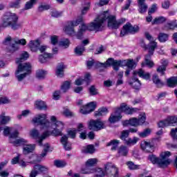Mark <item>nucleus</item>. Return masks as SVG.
<instances>
[{"instance_id": "nucleus-55", "label": "nucleus", "mask_w": 177, "mask_h": 177, "mask_svg": "<svg viewBox=\"0 0 177 177\" xmlns=\"http://www.w3.org/2000/svg\"><path fill=\"white\" fill-rule=\"evenodd\" d=\"M50 6L49 4H42L38 8L39 12H44V10H49Z\"/></svg>"}, {"instance_id": "nucleus-37", "label": "nucleus", "mask_w": 177, "mask_h": 177, "mask_svg": "<svg viewBox=\"0 0 177 177\" xmlns=\"http://www.w3.org/2000/svg\"><path fill=\"white\" fill-rule=\"evenodd\" d=\"M48 74V72L44 70H38L36 71V78L37 80H44L46 75Z\"/></svg>"}, {"instance_id": "nucleus-3", "label": "nucleus", "mask_w": 177, "mask_h": 177, "mask_svg": "<svg viewBox=\"0 0 177 177\" xmlns=\"http://www.w3.org/2000/svg\"><path fill=\"white\" fill-rule=\"evenodd\" d=\"M29 57L28 53L24 52L21 54L19 58L16 59V63L18 66L15 71V77L19 82L31 74V64L28 62L23 63V62L27 60Z\"/></svg>"}, {"instance_id": "nucleus-31", "label": "nucleus", "mask_w": 177, "mask_h": 177, "mask_svg": "<svg viewBox=\"0 0 177 177\" xmlns=\"http://www.w3.org/2000/svg\"><path fill=\"white\" fill-rule=\"evenodd\" d=\"M84 81H86L87 84L91 81V73H86L84 79L79 78L75 80V85L80 86L84 84Z\"/></svg>"}, {"instance_id": "nucleus-1", "label": "nucleus", "mask_w": 177, "mask_h": 177, "mask_svg": "<svg viewBox=\"0 0 177 177\" xmlns=\"http://www.w3.org/2000/svg\"><path fill=\"white\" fill-rule=\"evenodd\" d=\"M104 21H107L108 27L110 28L111 27V13L110 11H104L98 15L88 26L82 24L76 34L77 38L81 39L86 30L88 31H102L104 27Z\"/></svg>"}, {"instance_id": "nucleus-47", "label": "nucleus", "mask_w": 177, "mask_h": 177, "mask_svg": "<svg viewBox=\"0 0 177 177\" xmlns=\"http://www.w3.org/2000/svg\"><path fill=\"white\" fill-rule=\"evenodd\" d=\"M35 3H37V0H30L29 1L26 2L25 5L26 10H28V9L32 8Z\"/></svg>"}, {"instance_id": "nucleus-51", "label": "nucleus", "mask_w": 177, "mask_h": 177, "mask_svg": "<svg viewBox=\"0 0 177 177\" xmlns=\"http://www.w3.org/2000/svg\"><path fill=\"white\" fill-rule=\"evenodd\" d=\"M128 136H129V131L128 130H123L121 132V135H120V139L122 140H124V142H126V140H127V138Z\"/></svg>"}, {"instance_id": "nucleus-14", "label": "nucleus", "mask_w": 177, "mask_h": 177, "mask_svg": "<svg viewBox=\"0 0 177 177\" xmlns=\"http://www.w3.org/2000/svg\"><path fill=\"white\" fill-rule=\"evenodd\" d=\"M88 129L95 131L104 129V123L100 120H90L88 122Z\"/></svg>"}, {"instance_id": "nucleus-53", "label": "nucleus", "mask_w": 177, "mask_h": 177, "mask_svg": "<svg viewBox=\"0 0 177 177\" xmlns=\"http://www.w3.org/2000/svg\"><path fill=\"white\" fill-rule=\"evenodd\" d=\"M160 42H165L168 41V35L165 33H160L158 36Z\"/></svg>"}, {"instance_id": "nucleus-17", "label": "nucleus", "mask_w": 177, "mask_h": 177, "mask_svg": "<svg viewBox=\"0 0 177 177\" xmlns=\"http://www.w3.org/2000/svg\"><path fill=\"white\" fill-rule=\"evenodd\" d=\"M82 174H95V177H103L104 176V171L101 168L97 169H86L82 170Z\"/></svg>"}, {"instance_id": "nucleus-54", "label": "nucleus", "mask_w": 177, "mask_h": 177, "mask_svg": "<svg viewBox=\"0 0 177 177\" xmlns=\"http://www.w3.org/2000/svg\"><path fill=\"white\" fill-rule=\"evenodd\" d=\"M14 42L15 44H18V46L22 45V46H24V45H26L27 44V41H26L25 39H14Z\"/></svg>"}, {"instance_id": "nucleus-2", "label": "nucleus", "mask_w": 177, "mask_h": 177, "mask_svg": "<svg viewBox=\"0 0 177 177\" xmlns=\"http://www.w3.org/2000/svg\"><path fill=\"white\" fill-rule=\"evenodd\" d=\"M50 121L52 122L46 120V115L45 114L39 115L32 120L34 124L41 125L44 129H50V128H53V131H47L49 133V136L50 135L52 136H63L62 131L64 128V124L61 121H57L55 116H51Z\"/></svg>"}, {"instance_id": "nucleus-10", "label": "nucleus", "mask_w": 177, "mask_h": 177, "mask_svg": "<svg viewBox=\"0 0 177 177\" xmlns=\"http://www.w3.org/2000/svg\"><path fill=\"white\" fill-rule=\"evenodd\" d=\"M82 17H79L75 21H69L67 23V25L64 28V32L68 35H75V30L74 28L77 27L80 23H82Z\"/></svg>"}, {"instance_id": "nucleus-50", "label": "nucleus", "mask_w": 177, "mask_h": 177, "mask_svg": "<svg viewBox=\"0 0 177 177\" xmlns=\"http://www.w3.org/2000/svg\"><path fill=\"white\" fill-rule=\"evenodd\" d=\"M166 19L164 17H156L152 21V24H161L165 21Z\"/></svg>"}, {"instance_id": "nucleus-25", "label": "nucleus", "mask_w": 177, "mask_h": 177, "mask_svg": "<svg viewBox=\"0 0 177 177\" xmlns=\"http://www.w3.org/2000/svg\"><path fill=\"white\" fill-rule=\"evenodd\" d=\"M10 121V118L9 116H6L5 113L1 114L0 115V132L1 131H3V127L1 125H6L8 122Z\"/></svg>"}, {"instance_id": "nucleus-20", "label": "nucleus", "mask_w": 177, "mask_h": 177, "mask_svg": "<svg viewBox=\"0 0 177 177\" xmlns=\"http://www.w3.org/2000/svg\"><path fill=\"white\" fill-rule=\"evenodd\" d=\"M66 68V65L63 63H59L57 66L55 74L58 78H63L64 76V70Z\"/></svg>"}, {"instance_id": "nucleus-49", "label": "nucleus", "mask_w": 177, "mask_h": 177, "mask_svg": "<svg viewBox=\"0 0 177 177\" xmlns=\"http://www.w3.org/2000/svg\"><path fill=\"white\" fill-rule=\"evenodd\" d=\"M12 42H15V39H12V37L10 36H7L5 38L3 44L4 45H7L8 46H10Z\"/></svg>"}, {"instance_id": "nucleus-59", "label": "nucleus", "mask_w": 177, "mask_h": 177, "mask_svg": "<svg viewBox=\"0 0 177 177\" xmlns=\"http://www.w3.org/2000/svg\"><path fill=\"white\" fill-rule=\"evenodd\" d=\"M50 147V146L49 145L48 143H46L44 145V149L43 152L41 154V157H45V156H46V153H48V151H49V148Z\"/></svg>"}, {"instance_id": "nucleus-4", "label": "nucleus", "mask_w": 177, "mask_h": 177, "mask_svg": "<svg viewBox=\"0 0 177 177\" xmlns=\"http://www.w3.org/2000/svg\"><path fill=\"white\" fill-rule=\"evenodd\" d=\"M19 136V131H15L13 133H12L10 136V143H12L14 146H24L23 148V153L25 155L30 154V153H32L35 147L32 145H28V142L24 138L17 139Z\"/></svg>"}, {"instance_id": "nucleus-58", "label": "nucleus", "mask_w": 177, "mask_h": 177, "mask_svg": "<svg viewBox=\"0 0 177 177\" xmlns=\"http://www.w3.org/2000/svg\"><path fill=\"white\" fill-rule=\"evenodd\" d=\"M10 48L11 52H16V50H19L20 47L19 46V44L12 42L11 43Z\"/></svg>"}, {"instance_id": "nucleus-29", "label": "nucleus", "mask_w": 177, "mask_h": 177, "mask_svg": "<svg viewBox=\"0 0 177 177\" xmlns=\"http://www.w3.org/2000/svg\"><path fill=\"white\" fill-rule=\"evenodd\" d=\"M39 41L37 40L35 41H30L28 44V46L30 49L32 50V52H37L39 48Z\"/></svg>"}, {"instance_id": "nucleus-12", "label": "nucleus", "mask_w": 177, "mask_h": 177, "mask_svg": "<svg viewBox=\"0 0 177 177\" xmlns=\"http://www.w3.org/2000/svg\"><path fill=\"white\" fill-rule=\"evenodd\" d=\"M139 31V26H132L131 24H127L123 26V29L120 32V36L124 37L127 34H135Z\"/></svg>"}, {"instance_id": "nucleus-5", "label": "nucleus", "mask_w": 177, "mask_h": 177, "mask_svg": "<svg viewBox=\"0 0 177 177\" xmlns=\"http://www.w3.org/2000/svg\"><path fill=\"white\" fill-rule=\"evenodd\" d=\"M1 27L3 28H7L10 27L14 31L19 30L21 25L19 23V17L15 13L6 12L3 16Z\"/></svg>"}, {"instance_id": "nucleus-61", "label": "nucleus", "mask_w": 177, "mask_h": 177, "mask_svg": "<svg viewBox=\"0 0 177 177\" xmlns=\"http://www.w3.org/2000/svg\"><path fill=\"white\" fill-rule=\"evenodd\" d=\"M60 46H63L64 48H68L70 46V41H68L67 39L62 40L59 42Z\"/></svg>"}, {"instance_id": "nucleus-28", "label": "nucleus", "mask_w": 177, "mask_h": 177, "mask_svg": "<svg viewBox=\"0 0 177 177\" xmlns=\"http://www.w3.org/2000/svg\"><path fill=\"white\" fill-rule=\"evenodd\" d=\"M60 142L64 146L65 150H71V146L68 144V137L67 136H64L61 138Z\"/></svg>"}, {"instance_id": "nucleus-63", "label": "nucleus", "mask_w": 177, "mask_h": 177, "mask_svg": "<svg viewBox=\"0 0 177 177\" xmlns=\"http://www.w3.org/2000/svg\"><path fill=\"white\" fill-rule=\"evenodd\" d=\"M62 12H59L57 10H53L51 11V16L52 17H60V16H62Z\"/></svg>"}, {"instance_id": "nucleus-30", "label": "nucleus", "mask_w": 177, "mask_h": 177, "mask_svg": "<svg viewBox=\"0 0 177 177\" xmlns=\"http://www.w3.org/2000/svg\"><path fill=\"white\" fill-rule=\"evenodd\" d=\"M111 66L115 71H118L120 67H124V66H122V60L118 61L113 59H111Z\"/></svg>"}, {"instance_id": "nucleus-44", "label": "nucleus", "mask_w": 177, "mask_h": 177, "mask_svg": "<svg viewBox=\"0 0 177 177\" xmlns=\"http://www.w3.org/2000/svg\"><path fill=\"white\" fill-rule=\"evenodd\" d=\"M96 164H97V159L91 158L86 162V167L89 168L90 167H94Z\"/></svg>"}, {"instance_id": "nucleus-39", "label": "nucleus", "mask_w": 177, "mask_h": 177, "mask_svg": "<svg viewBox=\"0 0 177 177\" xmlns=\"http://www.w3.org/2000/svg\"><path fill=\"white\" fill-rule=\"evenodd\" d=\"M83 152L88 154L95 153V147L92 145H87L83 149Z\"/></svg>"}, {"instance_id": "nucleus-9", "label": "nucleus", "mask_w": 177, "mask_h": 177, "mask_svg": "<svg viewBox=\"0 0 177 177\" xmlns=\"http://www.w3.org/2000/svg\"><path fill=\"white\" fill-rule=\"evenodd\" d=\"M87 68L91 70L92 67L94 68H107L111 66V58H109L105 63H100L95 59H91L86 62Z\"/></svg>"}, {"instance_id": "nucleus-26", "label": "nucleus", "mask_w": 177, "mask_h": 177, "mask_svg": "<svg viewBox=\"0 0 177 177\" xmlns=\"http://www.w3.org/2000/svg\"><path fill=\"white\" fill-rule=\"evenodd\" d=\"M122 64L123 67H128V68H133V67H136V63L133 59L122 60Z\"/></svg>"}, {"instance_id": "nucleus-60", "label": "nucleus", "mask_w": 177, "mask_h": 177, "mask_svg": "<svg viewBox=\"0 0 177 177\" xmlns=\"http://www.w3.org/2000/svg\"><path fill=\"white\" fill-rule=\"evenodd\" d=\"M120 145V140H113L111 141V149L112 150H115L118 147V145Z\"/></svg>"}, {"instance_id": "nucleus-15", "label": "nucleus", "mask_w": 177, "mask_h": 177, "mask_svg": "<svg viewBox=\"0 0 177 177\" xmlns=\"http://www.w3.org/2000/svg\"><path fill=\"white\" fill-rule=\"evenodd\" d=\"M144 122H146V114L141 113L138 119L133 118L130 119V124L131 127H139V125H143Z\"/></svg>"}, {"instance_id": "nucleus-48", "label": "nucleus", "mask_w": 177, "mask_h": 177, "mask_svg": "<svg viewBox=\"0 0 177 177\" xmlns=\"http://www.w3.org/2000/svg\"><path fill=\"white\" fill-rule=\"evenodd\" d=\"M35 169H37L38 174H39L41 172H45V171H48V167H46L45 166H42L41 165H35Z\"/></svg>"}, {"instance_id": "nucleus-11", "label": "nucleus", "mask_w": 177, "mask_h": 177, "mask_svg": "<svg viewBox=\"0 0 177 177\" xmlns=\"http://www.w3.org/2000/svg\"><path fill=\"white\" fill-rule=\"evenodd\" d=\"M30 135L31 138L37 140V143L39 144V146H41L42 140H45V139H46V138L49 136V133L48 131H45L44 133H43L41 136H39V131L35 129H32L30 131Z\"/></svg>"}, {"instance_id": "nucleus-62", "label": "nucleus", "mask_w": 177, "mask_h": 177, "mask_svg": "<svg viewBox=\"0 0 177 177\" xmlns=\"http://www.w3.org/2000/svg\"><path fill=\"white\" fill-rule=\"evenodd\" d=\"M20 2H21V0H15L13 2L11 3L10 7L20 8Z\"/></svg>"}, {"instance_id": "nucleus-7", "label": "nucleus", "mask_w": 177, "mask_h": 177, "mask_svg": "<svg viewBox=\"0 0 177 177\" xmlns=\"http://www.w3.org/2000/svg\"><path fill=\"white\" fill-rule=\"evenodd\" d=\"M171 153L168 151H162L160 153L159 158L156 155H149L148 160L152 162V164H156L160 168H164V167H168L171 164Z\"/></svg>"}, {"instance_id": "nucleus-13", "label": "nucleus", "mask_w": 177, "mask_h": 177, "mask_svg": "<svg viewBox=\"0 0 177 177\" xmlns=\"http://www.w3.org/2000/svg\"><path fill=\"white\" fill-rule=\"evenodd\" d=\"M177 123V115L176 116H168L164 120H161L158 123V127L159 128H165L169 125H173V124Z\"/></svg>"}, {"instance_id": "nucleus-8", "label": "nucleus", "mask_w": 177, "mask_h": 177, "mask_svg": "<svg viewBox=\"0 0 177 177\" xmlns=\"http://www.w3.org/2000/svg\"><path fill=\"white\" fill-rule=\"evenodd\" d=\"M140 77V78H142V80H150L151 77V75L149 72H145L143 69H138L136 71H134L133 73V82L131 83V85L134 89L139 90L140 89V86L142 84H140V81L136 77Z\"/></svg>"}, {"instance_id": "nucleus-56", "label": "nucleus", "mask_w": 177, "mask_h": 177, "mask_svg": "<svg viewBox=\"0 0 177 177\" xmlns=\"http://www.w3.org/2000/svg\"><path fill=\"white\" fill-rule=\"evenodd\" d=\"M122 77H124V72H120L118 74V81H117V85H122L123 81H122Z\"/></svg>"}, {"instance_id": "nucleus-33", "label": "nucleus", "mask_w": 177, "mask_h": 177, "mask_svg": "<svg viewBox=\"0 0 177 177\" xmlns=\"http://www.w3.org/2000/svg\"><path fill=\"white\" fill-rule=\"evenodd\" d=\"M139 142V138L133 137V138H127V140L124 141L125 145L127 146H134Z\"/></svg>"}, {"instance_id": "nucleus-52", "label": "nucleus", "mask_w": 177, "mask_h": 177, "mask_svg": "<svg viewBox=\"0 0 177 177\" xmlns=\"http://www.w3.org/2000/svg\"><path fill=\"white\" fill-rule=\"evenodd\" d=\"M54 164L57 168H63V167H66V162L63 160H55Z\"/></svg>"}, {"instance_id": "nucleus-42", "label": "nucleus", "mask_w": 177, "mask_h": 177, "mask_svg": "<svg viewBox=\"0 0 177 177\" xmlns=\"http://www.w3.org/2000/svg\"><path fill=\"white\" fill-rule=\"evenodd\" d=\"M71 85V84L70 83V82H64L61 86V91H62L64 93H66V92H67L70 89Z\"/></svg>"}, {"instance_id": "nucleus-27", "label": "nucleus", "mask_w": 177, "mask_h": 177, "mask_svg": "<svg viewBox=\"0 0 177 177\" xmlns=\"http://www.w3.org/2000/svg\"><path fill=\"white\" fill-rule=\"evenodd\" d=\"M53 57V54L44 53L43 55H39V60L40 63H46L48 59H52Z\"/></svg>"}, {"instance_id": "nucleus-46", "label": "nucleus", "mask_w": 177, "mask_h": 177, "mask_svg": "<svg viewBox=\"0 0 177 177\" xmlns=\"http://www.w3.org/2000/svg\"><path fill=\"white\" fill-rule=\"evenodd\" d=\"M126 164H127L128 168L131 170L139 169V168H140V165H135V163H133V162H132V161H129Z\"/></svg>"}, {"instance_id": "nucleus-43", "label": "nucleus", "mask_w": 177, "mask_h": 177, "mask_svg": "<svg viewBox=\"0 0 177 177\" xmlns=\"http://www.w3.org/2000/svg\"><path fill=\"white\" fill-rule=\"evenodd\" d=\"M151 133V130L150 129H147L142 132H138V135L140 138H147Z\"/></svg>"}, {"instance_id": "nucleus-22", "label": "nucleus", "mask_w": 177, "mask_h": 177, "mask_svg": "<svg viewBox=\"0 0 177 177\" xmlns=\"http://www.w3.org/2000/svg\"><path fill=\"white\" fill-rule=\"evenodd\" d=\"M161 64V66L158 67L156 71L157 73H159V74H161V75H164L167 70V66H168V61L166 59H162Z\"/></svg>"}, {"instance_id": "nucleus-6", "label": "nucleus", "mask_w": 177, "mask_h": 177, "mask_svg": "<svg viewBox=\"0 0 177 177\" xmlns=\"http://www.w3.org/2000/svg\"><path fill=\"white\" fill-rule=\"evenodd\" d=\"M145 37L147 39H149V44L147 46V49L149 50V54L145 56V62L142 63V66H147L149 68L154 67V62L151 61V56H153L154 53V50H156V48H157V42H156V39L152 37L149 32L145 33Z\"/></svg>"}, {"instance_id": "nucleus-57", "label": "nucleus", "mask_w": 177, "mask_h": 177, "mask_svg": "<svg viewBox=\"0 0 177 177\" xmlns=\"http://www.w3.org/2000/svg\"><path fill=\"white\" fill-rule=\"evenodd\" d=\"M111 172H112V176L113 177H118V167H115V165H113L111 167Z\"/></svg>"}, {"instance_id": "nucleus-16", "label": "nucleus", "mask_w": 177, "mask_h": 177, "mask_svg": "<svg viewBox=\"0 0 177 177\" xmlns=\"http://www.w3.org/2000/svg\"><path fill=\"white\" fill-rule=\"evenodd\" d=\"M96 109V102H91L86 105L82 106L80 108V113L82 114H89L92 111H95Z\"/></svg>"}, {"instance_id": "nucleus-24", "label": "nucleus", "mask_w": 177, "mask_h": 177, "mask_svg": "<svg viewBox=\"0 0 177 177\" xmlns=\"http://www.w3.org/2000/svg\"><path fill=\"white\" fill-rule=\"evenodd\" d=\"M121 118H122V115H121V111H120V109L118 108L115 110V113L111 117L112 124L118 122V121H120V120H121Z\"/></svg>"}, {"instance_id": "nucleus-35", "label": "nucleus", "mask_w": 177, "mask_h": 177, "mask_svg": "<svg viewBox=\"0 0 177 177\" xmlns=\"http://www.w3.org/2000/svg\"><path fill=\"white\" fill-rule=\"evenodd\" d=\"M152 81L158 88H161V86H164V83L161 81V80H160L158 75H153Z\"/></svg>"}, {"instance_id": "nucleus-32", "label": "nucleus", "mask_w": 177, "mask_h": 177, "mask_svg": "<svg viewBox=\"0 0 177 177\" xmlns=\"http://www.w3.org/2000/svg\"><path fill=\"white\" fill-rule=\"evenodd\" d=\"M107 113H109L107 108H100L94 113V115L95 117L100 118L103 117V115H106Z\"/></svg>"}, {"instance_id": "nucleus-38", "label": "nucleus", "mask_w": 177, "mask_h": 177, "mask_svg": "<svg viewBox=\"0 0 177 177\" xmlns=\"http://www.w3.org/2000/svg\"><path fill=\"white\" fill-rule=\"evenodd\" d=\"M168 86L174 88V86H177V77H171L167 80Z\"/></svg>"}, {"instance_id": "nucleus-19", "label": "nucleus", "mask_w": 177, "mask_h": 177, "mask_svg": "<svg viewBox=\"0 0 177 177\" xmlns=\"http://www.w3.org/2000/svg\"><path fill=\"white\" fill-rule=\"evenodd\" d=\"M119 111L120 113H125V114H133V113H136V109L131 108L129 106L127 105V104L123 103L120 104L119 107Z\"/></svg>"}, {"instance_id": "nucleus-23", "label": "nucleus", "mask_w": 177, "mask_h": 177, "mask_svg": "<svg viewBox=\"0 0 177 177\" xmlns=\"http://www.w3.org/2000/svg\"><path fill=\"white\" fill-rule=\"evenodd\" d=\"M82 128H84V124L82 123L79 124L77 127V130L75 129H71L68 131V135L71 138V139H75V135H77V131L81 132L82 131Z\"/></svg>"}, {"instance_id": "nucleus-36", "label": "nucleus", "mask_w": 177, "mask_h": 177, "mask_svg": "<svg viewBox=\"0 0 177 177\" xmlns=\"http://www.w3.org/2000/svg\"><path fill=\"white\" fill-rule=\"evenodd\" d=\"M35 106L38 110H46V104L44 101H36Z\"/></svg>"}, {"instance_id": "nucleus-41", "label": "nucleus", "mask_w": 177, "mask_h": 177, "mask_svg": "<svg viewBox=\"0 0 177 177\" xmlns=\"http://www.w3.org/2000/svg\"><path fill=\"white\" fill-rule=\"evenodd\" d=\"M84 52H85V47L84 46H82V45L77 46L75 48V53L77 56H82V53H84Z\"/></svg>"}, {"instance_id": "nucleus-21", "label": "nucleus", "mask_w": 177, "mask_h": 177, "mask_svg": "<svg viewBox=\"0 0 177 177\" xmlns=\"http://www.w3.org/2000/svg\"><path fill=\"white\" fill-rule=\"evenodd\" d=\"M125 21V19L117 20L115 16H111V28L112 30H117L120 28V26Z\"/></svg>"}, {"instance_id": "nucleus-34", "label": "nucleus", "mask_w": 177, "mask_h": 177, "mask_svg": "<svg viewBox=\"0 0 177 177\" xmlns=\"http://www.w3.org/2000/svg\"><path fill=\"white\" fill-rule=\"evenodd\" d=\"M3 133L4 136H9L10 135L9 142H10V135H12V133H15V132H16V131L17 130H15L14 132L10 133V132L13 131V127H5L4 128H3Z\"/></svg>"}, {"instance_id": "nucleus-64", "label": "nucleus", "mask_w": 177, "mask_h": 177, "mask_svg": "<svg viewBox=\"0 0 177 177\" xmlns=\"http://www.w3.org/2000/svg\"><path fill=\"white\" fill-rule=\"evenodd\" d=\"M170 135L173 139L177 140V127L176 129H171Z\"/></svg>"}, {"instance_id": "nucleus-45", "label": "nucleus", "mask_w": 177, "mask_h": 177, "mask_svg": "<svg viewBox=\"0 0 177 177\" xmlns=\"http://www.w3.org/2000/svg\"><path fill=\"white\" fill-rule=\"evenodd\" d=\"M148 8L149 7L147 6V4L146 3L138 4V10L142 14L146 13V12H147Z\"/></svg>"}, {"instance_id": "nucleus-40", "label": "nucleus", "mask_w": 177, "mask_h": 177, "mask_svg": "<svg viewBox=\"0 0 177 177\" xmlns=\"http://www.w3.org/2000/svg\"><path fill=\"white\" fill-rule=\"evenodd\" d=\"M128 151H129V149H128V147L122 145L119 149H118V153L120 156H127L128 155Z\"/></svg>"}, {"instance_id": "nucleus-18", "label": "nucleus", "mask_w": 177, "mask_h": 177, "mask_svg": "<svg viewBox=\"0 0 177 177\" xmlns=\"http://www.w3.org/2000/svg\"><path fill=\"white\" fill-rule=\"evenodd\" d=\"M140 148L143 151H145V153H153V151H154V145L151 144L150 142L142 141Z\"/></svg>"}]
</instances>
